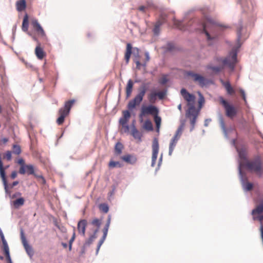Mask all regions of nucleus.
Returning <instances> with one entry per match:
<instances>
[{
	"instance_id": "1",
	"label": "nucleus",
	"mask_w": 263,
	"mask_h": 263,
	"mask_svg": "<svg viewBox=\"0 0 263 263\" xmlns=\"http://www.w3.org/2000/svg\"><path fill=\"white\" fill-rule=\"evenodd\" d=\"M173 27L180 31H186L191 24L193 28L199 30L198 33H210L215 31H231L232 26L217 21L209 16L205 15L203 18H196L194 21L191 20L187 24L185 20H177L174 16L172 18Z\"/></svg>"
},
{
	"instance_id": "2",
	"label": "nucleus",
	"mask_w": 263,
	"mask_h": 263,
	"mask_svg": "<svg viewBox=\"0 0 263 263\" xmlns=\"http://www.w3.org/2000/svg\"><path fill=\"white\" fill-rule=\"evenodd\" d=\"M243 164L247 170L254 173L257 177L263 176V162L260 156L251 160H246Z\"/></svg>"
},
{
	"instance_id": "3",
	"label": "nucleus",
	"mask_w": 263,
	"mask_h": 263,
	"mask_svg": "<svg viewBox=\"0 0 263 263\" xmlns=\"http://www.w3.org/2000/svg\"><path fill=\"white\" fill-rule=\"evenodd\" d=\"M76 101L74 99L69 100L65 103L64 106L60 108L59 110V118L57 120V123L58 125H62L65 120V118L69 115L70 110Z\"/></svg>"
},
{
	"instance_id": "4",
	"label": "nucleus",
	"mask_w": 263,
	"mask_h": 263,
	"mask_svg": "<svg viewBox=\"0 0 263 263\" xmlns=\"http://www.w3.org/2000/svg\"><path fill=\"white\" fill-rule=\"evenodd\" d=\"M170 13H172L174 14V11H171L170 12H168L165 11H162L160 13L157 19V21L154 25L153 30V33H159L162 25L167 22V18L168 16V14Z\"/></svg>"
},
{
	"instance_id": "5",
	"label": "nucleus",
	"mask_w": 263,
	"mask_h": 263,
	"mask_svg": "<svg viewBox=\"0 0 263 263\" xmlns=\"http://www.w3.org/2000/svg\"><path fill=\"white\" fill-rule=\"evenodd\" d=\"M220 103L222 105L226 111V116L230 119H233L237 115V110L233 105L230 104L222 97L219 98Z\"/></svg>"
},
{
	"instance_id": "6",
	"label": "nucleus",
	"mask_w": 263,
	"mask_h": 263,
	"mask_svg": "<svg viewBox=\"0 0 263 263\" xmlns=\"http://www.w3.org/2000/svg\"><path fill=\"white\" fill-rule=\"evenodd\" d=\"M224 65L228 66L231 71H233L237 63V50L233 49L229 55L222 61Z\"/></svg>"
},
{
	"instance_id": "7",
	"label": "nucleus",
	"mask_w": 263,
	"mask_h": 263,
	"mask_svg": "<svg viewBox=\"0 0 263 263\" xmlns=\"http://www.w3.org/2000/svg\"><path fill=\"white\" fill-rule=\"evenodd\" d=\"M146 92V88L144 86L141 88L139 93L135 96V97L130 100L127 105L129 109H133L135 108L137 105H140Z\"/></svg>"
},
{
	"instance_id": "8",
	"label": "nucleus",
	"mask_w": 263,
	"mask_h": 263,
	"mask_svg": "<svg viewBox=\"0 0 263 263\" xmlns=\"http://www.w3.org/2000/svg\"><path fill=\"white\" fill-rule=\"evenodd\" d=\"M252 215L254 220H258L260 222L263 221V200H260L252 211Z\"/></svg>"
},
{
	"instance_id": "9",
	"label": "nucleus",
	"mask_w": 263,
	"mask_h": 263,
	"mask_svg": "<svg viewBox=\"0 0 263 263\" xmlns=\"http://www.w3.org/2000/svg\"><path fill=\"white\" fill-rule=\"evenodd\" d=\"M242 8V11L249 13L253 12L255 3L253 0H237Z\"/></svg>"
},
{
	"instance_id": "10",
	"label": "nucleus",
	"mask_w": 263,
	"mask_h": 263,
	"mask_svg": "<svg viewBox=\"0 0 263 263\" xmlns=\"http://www.w3.org/2000/svg\"><path fill=\"white\" fill-rule=\"evenodd\" d=\"M110 222H111V216L110 215H109L107 217L106 223L104 228L102 230L103 235L102 237L100 240V241L98 243L97 249V252L99 251L101 246L103 243L104 241H105V240L107 237L108 231V229H109V228L110 226Z\"/></svg>"
},
{
	"instance_id": "11",
	"label": "nucleus",
	"mask_w": 263,
	"mask_h": 263,
	"mask_svg": "<svg viewBox=\"0 0 263 263\" xmlns=\"http://www.w3.org/2000/svg\"><path fill=\"white\" fill-rule=\"evenodd\" d=\"M159 110L157 107L154 105H148L147 106L143 107L141 109L140 116L151 115L152 116L158 115Z\"/></svg>"
},
{
	"instance_id": "12",
	"label": "nucleus",
	"mask_w": 263,
	"mask_h": 263,
	"mask_svg": "<svg viewBox=\"0 0 263 263\" xmlns=\"http://www.w3.org/2000/svg\"><path fill=\"white\" fill-rule=\"evenodd\" d=\"M165 95V91H160L158 92L153 91L148 95L147 99L150 103H155L157 100V97L160 100H162L164 98Z\"/></svg>"
},
{
	"instance_id": "13",
	"label": "nucleus",
	"mask_w": 263,
	"mask_h": 263,
	"mask_svg": "<svg viewBox=\"0 0 263 263\" xmlns=\"http://www.w3.org/2000/svg\"><path fill=\"white\" fill-rule=\"evenodd\" d=\"M180 92L184 99L187 102V106L195 104V97L194 95L188 92L185 88L181 89Z\"/></svg>"
},
{
	"instance_id": "14",
	"label": "nucleus",
	"mask_w": 263,
	"mask_h": 263,
	"mask_svg": "<svg viewBox=\"0 0 263 263\" xmlns=\"http://www.w3.org/2000/svg\"><path fill=\"white\" fill-rule=\"evenodd\" d=\"M152 151V165H154L156 163L159 152V143L158 139L156 138H155L153 141Z\"/></svg>"
},
{
	"instance_id": "15",
	"label": "nucleus",
	"mask_w": 263,
	"mask_h": 263,
	"mask_svg": "<svg viewBox=\"0 0 263 263\" xmlns=\"http://www.w3.org/2000/svg\"><path fill=\"white\" fill-rule=\"evenodd\" d=\"M188 74L193 78L195 82H198L201 87L205 86L207 83V80L199 74L190 72Z\"/></svg>"
},
{
	"instance_id": "16",
	"label": "nucleus",
	"mask_w": 263,
	"mask_h": 263,
	"mask_svg": "<svg viewBox=\"0 0 263 263\" xmlns=\"http://www.w3.org/2000/svg\"><path fill=\"white\" fill-rule=\"evenodd\" d=\"M21 239L22 243L24 246V248L25 249L26 252L30 256H32L33 254L32 249L31 247L30 246L28 243L27 242V241L25 238V236H24L23 231H22L21 232Z\"/></svg>"
},
{
	"instance_id": "17",
	"label": "nucleus",
	"mask_w": 263,
	"mask_h": 263,
	"mask_svg": "<svg viewBox=\"0 0 263 263\" xmlns=\"http://www.w3.org/2000/svg\"><path fill=\"white\" fill-rule=\"evenodd\" d=\"M26 173L28 174V175H33L34 176V174H36L35 173L34 167L32 165H26L25 166L21 167L19 170V173L21 174H25Z\"/></svg>"
},
{
	"instance_id": "18",
	"label": "nucleus",
	"mask_w": 263,
	"mask_h": 263,
	"mask_svg": "<svg viewBox=\"0 0 263 263\" xmlns=\"http://www.w3.org/2000/svg\"><path fill=\"white\" fill-rule=\"evenodd\" d=\"M120 159L127 163L132 165L135 164L137 161L136 156L131 154L122 156L120 157Z\"/></svg>"
},
{
	"instance_id": "19",
	"label": "nucleus",
	"mask_w": 263,
	"mask_h": 263,
	"mask_svg": "<svg viewBox=\"0 0 263 263\" xmlns=\"http://www.w3.org/2000/svg\"><path fill=\"white\" fill-rule=\"evenodd\" d=\"M87 222L85 219L80 220L78 223V231L79 233L84 236L85 235V230Z\"/></svg>"
},
{
	"instance_id": "20",
	"label": "nucleus",
	"mask_w": 263,
	"mask_h": 263,
	"mask_svg": "<svg viewBox=\"0 0 263 263\" xmlns=\"http://www.w3.org/2000/svg\"><path fill=\"white\" fill-rule=\"evenodd\" d=\"M222 85L224 86L228 94L230 95H234L235 92L234 88L231 86V84L229 81H224L223 80L221 79L220 80Z\"/></svg>"
},
{
	"instance_id": "21",
	"label": "nucleus",
	"mask_w": 263,
	"mask_h": 263,
	"mask_svg": "<svg viewBox=\"0 0 263 263\" xmlns=\"http://www.w3.org/2000/svg\"><path fill=\"white\" fill-rule=\"evenodd\" d=\"M31 25L33 27L34 31L37 32L38 33H45L43 28L39 24L37 20H32L31 22Z\"/></svg>"
},
{
	"instance_id": "22",
	"label": "nucleus",
	"mask_w": 263,
	"mask_h": 263,
	"mask_svg": "<svg viewBox=\"0 0 263 263\" xmlns=\"http://www.w3.org/2000/svg\"><path fill=\"white\" fill-rule=\"evenodd\" d=\"M130 134L135 139L138 140L139 141H141L142 134L136 128L134 125H133Z\"/></svg>"
},
{
	"instance_id": "23",
	"label": "nucleus",
	"mask_w": 263,
	"mask_h": 263,
	"mask_svg": "<svg viewBox=\"0 0 263 263\" xmlns=\"http://www.w3.org/2000/svg\"><path fill=\"white\" fill-rule=\"evenodd\" d=\"M0 236L3 242V250L5 255H6L10 254L8 245L7 243L6 239H5L4 235L2 231H0Z\"/></svg>"
},
{
	"instance_id": "24",
	"label": "nucleus",
	"mask_w": 263,
	"mask_h": 263,
	"mask_svg": "<svg viewBox=\"0 0 263 263\" xmlns=\"http://www.w3.org/2000/svg\"><path fill=\"white\" fill-rule=\"evenodd\" d=\"M35 53L37 58L40 60H42L46 55L45 52L40 46L36 47L35 49Z\"/></svg>"
},
{
	"instance_id": "25",
	"label": "nucleus",
	"mask_w": 263,
	"mask_h": 263,
	"mask_svg": "<svg viewBox=\"0 0 263 263\" xmlns=\"http://www.w3.org/2000/svg\"><path fill=\"white\" fill-rule=\"evenodd\" d=\"M189 109L186 112V116L188 118H191V117H194L195 116H198V114L196 110V108L195 107V104H193L191 105H189Z\"/></svg>"
},
{
	"instance_id": "26",
	"label": "nucleus",
	"mask_w": 263,
	"mask_h": 263,
	"mask_svg": "<svg viewBox=\"0 0 263 263\" xmlns=\"http://www.w3.org/2000/svg\"><path fill=\"white\" fill-rule=\"evenodd\" d=\"M16 10L18 12H21L25 10L26 7V3L25 0H19L16 3Z\"/></svg>"
},
{
	"instance_id": "27",
	"label": "nucleus",
	"mask_w": 263,
	"mask_h": 263,
	"mask_svg": "<svg viewBox=\"0 0 263 263\" xmlns=\"http://www.w3.org/2000/svg\"><path fill=\"white\" fill-rule=\"evenodd\" d=\"M166 52H173L178 50V48L173 43H168L165 47H163Z\"/></svg>"
},
{
	"instance_id": "28",
	"label": "nucleus",
	"mask_w": 263,
	"mask_h": 263,
	"mask_svg": "<svg viewBox=\"0 0 263 263\" xmlns=\"http://www.w3.org/2000/svg\"><path fill=\"white\" fill-rule=\"evenodd\" d=\"M133 82L130 79L128 81L126 87V96L127 98H129L132 92L133 87Z\"/></svg>"
},
{
	"instance_id": "29",
	"label": "nucleus",
	"mask_w": 263,
	"mask_h": 263,
	"mask_svg": "<svg viewBox=\"0 0 263 263\" xmlns=\"http://www.w3.org/2000/svg\"><path fill=\"white\" fill-rule=\"evenodd\" d=\"M29 25V16L27 14H26L23 18L22 29L23 32H26L28 29Z\"/></svg>"
},
{
	"instance_id": "30",
	"label": "nucleus",
	"mask_w": 263,
	"mask_h": 263,
	"mask_svg": "<svg viewBox=\"0 0 263 263\" xmlns=\"http://www.w3.org/2000/svg\"><path fill=\"white\" fill-rule=\"evenodd\" d=\"M132 46L129 43H128L126 45V52L125 53V60L126 63H128L129 61L130 55L132 54Z\"/></svg>"
},
{
	"instance_id": "31",
	"label": "nucleus",
	"mask_w": 263,
	"mask_h": 263,
	"mask_svg": "<svg viewBox=\"0 0 263 263\" xmlns=\"http://www.w3.org/2000/svg\"><path fill=\"white\" fill-rule=\"evenodd\" d=\"M123 148L124 146L121 143H117L115 147V154L116 155H120L121 154Z\"/></svg>"
},
{
	"instance_id": "32",
	"label": "nucleus",
	"mask_w": 263,
	"mask_h": 263,
	"mask_svg": "<svg viewBox=\"0 0 263 263\" xmlns=\"http://www.w3.org/2000/svg\"><path fill=\"white\" fill-rule=\"evenodd\" d=\"M123 166V164L121 163L119 161H115L112 160H111L108 163V167L109 168H114L115 167H122Z\"/></svg>"
},
{
	"instance_id": "33",
	"label": "nucleus",
	"mask_w": 263,
	"mask_h": 263,
	"mask_svg": "<svg viewBox=\"0 0 263 263\" xmlns=\"http://www.w3.org/2000/svg\"><path fill=\"white\" fill-rule=\"evenodd\" d=\"M239 156L241 160H245V162L247 160V151L245 148H240L237 149Z\"/></svg>"
},
{
	"instance_id": "34",
	"label": "nucleus",
	"mask_w": 263,
	"mask_h": 263,
	"mask_svg": "<svg viewBox=\"0 0 263 263\" xmlns=\"http://www.w3.org/2000/svg\"><path fill=\"white\" fill-rule=\"evenodd\" d=\"M98 233V230H95L94 233L92 235H91L89 238L86 240L85 245L89 246L97 238V233Z\"/></svg>"
},
{
	"instance_id": "35",
	"label": "nucleus",
	"mask_w": 263,
	"mask_h": 263,
	"mask_svg": "<svg viewBox=\"0 0 263 263\" xmlns=\"http://www.w3.org/2000/svg\"><path fill=\"white\" fill-rule=\"evenodd\" d=\"M102 223V219H99L98 218H94L91 221V224L93 226L97 228L96 230H98L99 231V229L100 228Z\"/></svg>"
},
{
	"instance_id": "36",
	"label": "nucleus",
	"mask_w": 263,
	"mask_h": 263,
	"mask_svg": "<svg viewBox=\"0 0 263 263\" xmlns=\"http://www.w3.org/2000/svg\"><path fill=\"white\" fill-rule=\"evenodd\" d=\"M207 69L211 70L214 73H218L221 71L223 69V66H213L209 65L206 66Z\"/></svg>"
},
{
	"instance_id": "37",
	"label": "nucleus",
	"mask_w": 263,
	"mask_h": 263,
	"mask_svg": "<svg viewBox=\"0 0 263 263\" xmlns=\"http://www.w3.org/2000/svg\"><path fill=\"white\" fill-rule=\"evenodd\" d=\"M99 209L101 212L107 213L109 211V207L106 203H101L99 205Z\"/></svg>"
},
{
	"instance_id": "38",
	"label": "nucleus",
	"mask_w": 263,
	"mask_h": 263,
	"mask_svg": "<svg viewBox=\"0 0 263 263\" xmlns=\"http://www.w3.org/2000/svg\"><path fill=\"white\" fill-rule=\"evenodd\" d=\"M25 200L23 198H20L13 201V205L15 208L23 205L24 204Z\"/></svg>"
},
{
	"instance_id": "39",
	"label": "nucleus",
	"mask_w": 263,
	"mask_h": 263,
	"mask_svg": "<svg viewBox=\"0 0 263 263\" xmlns=\"http://www.w3.org/2000/svg\"><path fill=\"white\" fill-rule=\"evenodd\" d=\"M143 127L147 130H153V124L151 121L149 120H146L143 124Z\"/></svg>"
},
{
	"instance_id": "40",
	"label": "nucleus",
	"mask_w": 263,
	"mask_h": 263,
	"mask_svg": "<svg viewBox=\"0 0 263 263\" xmlns=\"http://www.w3.org/2000/svg\"><path fill=\"white\" fill-rule=\"evenodd\" d=\"M178 141L171 140L169 146V155H171Z\"/></svg>"
},
{
	"instance_id": "41",
	"label": "nucleus",
	"mask_w": 263,
	"mask_h": 263,
	"mask_svg": "<svg viewBox=\"0 0 263 263\" xmlns=\"http://www.w3.org/2000/svg\"><path fill=\"white\" fill-rule=\"evenodd\" d=\"M34 177L37 179L38 181L42 184H45L46 183V180L44 177L40 174H34Z\"/></svg>"
},
{
	"instance_id": "42",
	"label": "nucleus",
	"mask_w": 263,
	"mask_h": 263,
	"mask_svg": "<svg viewBox=\"0 0 263 263\" xmlns=\"http://www.w3.org/2000/svg\"><path fill=\"white\" fill-rule=\"evenodd\" d=\"M241 23H242L241 21H240L238 25L236 27L237 33H241L242 31L247 32L248 31L246 27L244 28L242 26Z\"/></svg>"
},
{
	"instance_id": "43",
	"label": "nucleus",
	"mask_w": 263,
	"mask_h": 263,
	"mask_svg": "<svg viewBox=\"0 0 263 263\" xmlns=\"http://www.w3.org/2000/svg\"><path fill=\"white\" fill-rule=\"evenodd\" d=\"M154 121L156 123L157 128H159L160 126V124H161V119L159 116H158V115H154Z\"/></svg>"
},
{
	"instance_id": "44",
	"label": "nucleus",
	"mask_w": 263,
	"mask_h": 263,
	"mask_svg": "<svg viewBox=\"0 0 263 263\" xmlns=\"http://www.w3.org/2000/svg\"><path fill=\"white\" fill-rule=\"evenodd\" d=\"M244 189L246 191H251L253 189V184L252 183L247 182L244 184Z\"/></svg>"
},
{
	"instance_id": "45",
	"label": "nucleus",
	"mask_w": 263,
	"mask_h": 263,
	"mask_svg": "<svg viewBox=\"0 0 263 263\" xmlns=\"http://www.w3.org/2000/svg\"><path fill=\"white\" fill-rule=\"evenodd\" d=\"M13 153L18 155L21 153V150L20 146L17 145H14L13 147Z\"/></svg>"
},
{
	"instance_id": "46",
	"label": "nucleus",
	"mask_w": 263,
	"mask_h": 263,
	"mask_svg": "<svg viewBox=\"0 0 263 263\" xmlns=\"http://www.w3.org/2000/svg\"><path fill=\"white\" fill-rule=\"evenodd\" d=\"M183 130V125H181L178 128L176 132L175 135L180 137L182 135Z\"/></svg>"
},
{
	"instance_id": "47",
	"label": "nucleus",
	"mask_w": 263,
	"mask_h": 263,
	"mask_svg": "<svg viewBox=\"0 0 263 263\" xmlns=\"http://www.w3.org/2000/svg\"><path fill=\"white\" fill-rule=\"evenodd\" d=\"M220 126H221L222 129L223 130V131L225 133H226L227 129H226V125H225V122H224V120L222 118H221L220 120Z\"/></svg>"
},
{
	"instance_id": "48",
	"label": "nucleus",
	"mask_w": 263,
	"mask_h": 263,
	"mask_svg": "<svg viewBox=\"0 0 263 263\" xmlns=\"http://www.w3.org/2000/svg\"><path fill=\"white\" fill-rule=\"evenodd\" d=\"M123 118L127 119L128 120L129 118H130V112H129V111L128 110H124L123 111Z\"/></svg>"
},
{
	"instance_id": "49",
	"label": "nucleus",
	"mask_w": 263,
	"mask_h": 263,
	"mask_svg": "<svg viewBox=\"0 0 263 263\" xmlns=\"http://www.w3.org/2000/svg\"><path fill=\"white\" fill-rule=\"evenodd\" d=\"M167 79L165 76L162 77L159 81V82L161 85H164L167 82Z\"/></svg>"
},
{
	"instance_id": "50",
	"label": "nucleus",
	"mask_w": 263,
	"mask_h": 263,
	"mask_svg": "<svg viewBox=\"0 0 263 263\" xmlns=\"http://www.w3.org/2000/svg\"><path fill=\"white\" fill-rule=\"evenodd\" d=\"M197 117V116H195L194 117H191V118H189L190 119L191 124L193 127H194V125H195Z\"/></svg>"
},
{
	"instance_id": "51",
	"label": "nucleus",
	"mask_w": 263,
	"mask_h": 263,
	"mask_svg": "<svg viewBox=\"0 0 263 263\" xmlns=\"http://www.w3.org/2000/svg\"><path fill=\"white\" fill-rule=\"evenodd\" d=\"M127 122H128V120H127L124 118H121L119 121L120 124L122 126H124V125H125V124H127Z\"/></svg>"
},
{
	"instance_id": "52",
	"label": "nucleus",
	"mask_w": 263,
	"mask_h": 263,
	"mask_svg": "<svg viewBox=\"0 0 263 263\" xmlns=\"http://www.w3.org/2000/svg\"><path fill=\"white\" fill-rule=\"evenodd\" d=\"M239 92L240 93V95H241L243 100H244V101L246 103L247 100H246V94H245V91L243 89H240Z\"/></svg>"
},
{
	"instance_id": "53",
	"label": "nucleus",
	"mask_w": 263,
	"mask_h": 263,
	"mask_svg": "<svg viewBox=\"0 0 263 263\" xmlns=\"http://www.w3.org/2000/svg\"><path fill=\"white\" fill-rule=\"evenodd\" d=\"M4 158H6L8 160H10L11 159V152L7 151L5 155Z\"/></svg>"
},
{
	"instance_id": "54",
	"label": "nucleus",
	"mask_w": 263,
	"mask_h": 263,
	"mask_svg": "<svg viewBox=\"0 0 263 263\" xmlns=\"http://www.w3.org/2000/svg\"><path fill=\"white\" fill-rule=\"evenodd\" d=\"M145 62L143 64V66L145 67L146 65V63L148 62L150 60V57L149 55V54L147 52H145Z\"/></svg>"
},
{
	"instance_id": "55",
	"label": "nucleus",
	"mask_w": 263,
	"mask_h": 263,
	"mask_svg": "<svg viewBox=\"0 0 263 263\" xmlns=\"http://www.w3.org/2000/svg\"><path fill=\"white\" fill-rule=\"evenodd\" d=\"M199 95H200V98L199 99L198 103H199V106L201 107V106L202 105V104H203L204 103V99L203 97L201 95L200 93H199Z\"/></svg>"
},
{
	"instance_id": "56",
	"label": "nucleus",
	"mask_w": 263,
	"mask_h": 263,
	"mask_svg": "<svg viewBox=\"0 0 263 263\" xmlns=\"http://www.w3.org/2000/svg\"><path fill=\"white\" fill-rule=\"evenodd\" d=\"M75 237H76V233H75V231H74V229L73 230V233L72 236V237L71 238V239H70V241H69L70 248H71V243L74 241V240L75 239Z\"/></svg>"
},
{
	"instance_id": "57",
	"label": "nucleus",
	"mask_w": 263,
	"mask_h": 263,
	"mask_svg": "<svg viewBox=\"0 0 263 263\" xmlns=\"http://www.w3.org/2000/svg\"><path fill=\"white\" fill-rule=\"evenodd\" d=\"M18 163L21 165V167L25 166L26 165L25 164V161L23 159H20L18 160Z\"/></svg>"
},
{
	"instance_id": "58",
	"label": "nucleus",
	"mask_w": 263,
	"mask_h": 263,
	"mask_svg": "<svg viewBox=\"0 0 263 263\" xmlns=\"http://www.w3.org/2000/svg\"><path fill=\"white\" fill-rule=\"evenodd\" d=\"M7 263H12L10 254L5 255Z\"/></svg>"
},
{
	"instance_id": "59",
	"label": "nucleus",
	"mask_w": 263,
	"mask_h": 263,
	"mask_svg": "<svg viewBox=\"0 0 263 263\" xmlns=\"http://www.w3.org/2000/svg\"><path fill=\"white\" fill-rule=\"evenodd\" d=\"M136 64V67L138 69H140L141 66H143V64H142L139 61L137 60L135 61Z\"/></svg>"
},
{
	"instance_id": "60",
	"label": "nucleus",
	"mask_w": 263,
	"mask_h": 263,
	"mask_svg": "<svg viewBox=\"0 0 263 263\" xmlns=\"http://www.w3.org/2000/svg\"><path fill=\"white\" fill-rule=\"evenodd\" d=\"M17 176V172L16 171H13L11 174V178L13 179H15Z\"/></svg>"
},
{
	"instance_id": "61",
	"label": "nucleus",
	"mask_w": 263,
	"mask_h": 263,
	"mask_svg": "<svg viewBox=\"0 0 263 263\" xmlns=\"http://www.w3.org/2000/svg\"><path fill=\"white\" fill-rule=\"evenodd\" d=\"M146 9V8L144 6H141L138 8L139 11H142L143 12H145Z\"/></svg>"
},
{
	"instance_id": "62",
	"label": "nucleus",
	"mask_w": 263,
	"mask_h": 263,
	"mask_svg": "<svg viewBox=\"0 0 263 263\" xmlns=\"http://www.w3.org/2000/svg\"><path fill=\"white\" fill-rule=\"evenodd\" d=\"M122 127L124 128L125 132H127L129 130V126L127 124H125V125L122 126Z\"/></svg>"
},
{
	"instance_id": "63",
	"label": "nucleus",
	"mask_w": 263,
	"mask_h": 263,
	"mask_svg": "<svg viewBox=\"0 0 263 263\" xmlns=\"http://www.w3.org/2000/svg\"><path fill=\"white\" fill-rule=\"evenodd\" d=\"M18 184V181H14L12 184L11 185V188L13 187L14 186L17 185Z\"/></svg>"
},
{
	"instance_id": "64",
	"label": "nucleus",
	"mask_w": 263,
	"mask_h": 263,
	"mask_svg": "<svg viewBox=\"0 0 263 263\" xmlns=\"http://www.w3.org/2000/svg\"><path fill=\"white\" fill-rule=\"evenodd\" d=\"M180 138V137L175 135L174 137L172 138V140L178 141Z\"/></svg>"
}]
</instances>
